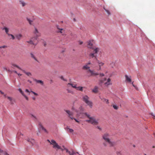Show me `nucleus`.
Returning a JSON list of instances; mask_svg holds the SVG:
<instances>
[{
	"mask_svg": "<svg viewBox=\"0 0 155 155\" xmlns=\"http://www.w3.org/2000/svg\"><path fill=\"white\" fill-rule=\"evenodd\" d=\"M110 135L107 133L104 134L102 136L103 139L105 142L103 143V145L105 147L107 146V143L108 144L110 147H113L115 145V143L114 142L111 140L110 138Z\"/></svg>",
	"mask_w": 155,
	"mask_h": 155,
	"instance_id": "1",
	"label": "nucleus"
},
{
	"mask_svg": "<svg viewBox=\"0 0 155 155\" xmlns=\"http://www.w3.org/2000/svg\"><path fill=\"white\" fill-rule=\"evenodd\" d=\"M90 67L87 64H86L85 65L83 66L82 69L84 70H87V72L88 74H90V76H96L99 75L100 77H102L104 76L103 73H101L99 74L98 73L96 72L94 70H91L90 69Z\"/></svg>",
	"mask_w": 155,
	"mask_h": 155,
	"instance_id": "2",
	"label": "nucleus"
},
{
	"mask_svg": "<svg viewBox=\"0 0 155 155\" xmlns=\"http://www.w3.org/2000/svg\"><path fill=\"white\" fill-rule=\"evenodd\" d=\"M84 115H85L89 119L87 120L86 121L88 123L94 125H97L99 124V120L98 119H96L94 117L90 116V115L87 114V113H84Z\"/></svg>",
	"mask_w": 155,
	"mask_h": 155,
	"instance_id": "3",
	"label": "nucleus"
},
{
	"mask_svg": "<svg viewBox=\"0 0 155 155\" xmlns=\"http://www.w3.org/2000/svg\"><path fill=\"white\" fill-rule=\"evenodd\" d=\"M92 49L93 50V52L89 54V56L90 58L97 60V54L100 52V49L98 48L94 47Z\"/></svg>",
	"mask_w": 155,
	"mask_h": 155,
	"instance_id": "4",
	"label": "nucleus"
},
{
	"mask_svg": "<svg viewBox=\"0 0 155 155\" xmlns=\"http://www.w3.org/2000/svg\"><path fill=\"white\" fill-rule=\"evenodd\" d=\"M82 100L90 108L92 107L93 103L90 100V98L87 95H83L82 97Z\"/></svg>",
	"mask_w": 155,
	"mask_h": 155,
	"instance_id": "5",
	"label": "nucleus"
},
{
	"mask_svg": "<svg viewBox=\"0 0 155 155\" xmlns=\"http://www.w3.org/2000/svg\"><path fill=\"white\" fill-rule=\"evenodd\" d=\"M47 141L50 143V145H53V148L57 149H61L62 150H63V149H61V147L59 146L54 140H51L50 141L48 140Z\"/></svg>",
	"mask_w": 155,
	"mask_h": 155,
	"instance_id": "6",
	"label": "nucleus"
},
{
	"mask_svg": "<svg viewBox=\"0 0 155 155\" xmlns=\"http://www.w3.org/2000/svg\"><path fill=\"white\" fill-rule=\"evenodd\" d=\"M106 80V78H104L103 79L100 80L99 81V84L100 85H101V84L103 83H104V85L105 86H107L111 84L110 83L111 79L109 78L107 80L106 82H105V81Z\"/></svg>",
	"mask_w": 155,
	"mask_h": 155,
	"instance_id": "7",
	"label": "nucleus"
},
{
	"mask_svg": "<svg viewBox=\"0 0 155 155\" xmlns=\"http://www.w3.org/2000/svg\"><path fill=\"white\" fill-rule=\"evenodd\" d=\"M37 38L36 37H32L28 41H27V42L30 44L35 45L37 43Z\"/></svg>",
	"mask_w": 155,
	"mask_h": 155,
	"instance_id": "8",
	"label": "nucleus"
},
{
	"mask_svg": "<svg viewBox=\"0 0 155 155\" xmlns=\"http://www.w3.org/2000/svg\"><path fill=\"white\" fill-rule=\"evenodd\" d=\"M65 111L68 114V117H69L71 119L73 120L74 119L73 113L69 110H65Z\"/></svg>",
	"mask_w": 155,
	"mask_h": 155,
	"instance_id": "9",
	"label": "nucleus"
},
{
	"mask_svg": "<svg viewBox=\"0 0 155 155\" xmlns=\"http://www.w3.org/2000/svg\"><path fill=\"white\" fill-rule=\"evenodd\" d=\"M33 33L35 35V37H37L40 36L41 35L40 33L38 31L37 28L35 27V30L33 31Z\"/></svg>",
	"mask_w": 155,
	"mask_h": 155,
	"instance_id": "10",
	"label": "nucleus"
},
{
	"mask_svg": "<svg viewBox=\"0 0 155 155\" xmlns=\"http://www.w3.org/2000/svg\"><path fill=\"white\" fill-rule=\"evenodd\" d=\"M57 28L58 30L57 31V32L60 33L63 35L64 34L65 30L64 29L60 28L58 25L57 26Z\"/></svg>",
	"mask_w": 155,
	"mask_h": 155,
	"instance_id": "11",
	"label": "nucleus"
},
{
	"mask_svg": "<svg viewBox=\"0 0 155 155\" xmlns=\"http://www.w3.org/2000/svg\"><path fill=\"white\" fill-rule=\"evenodd\" d=\"M70 86H71L73 88L76 89L77 87V84L75 83H68L67 85V87H69Z\"/></svg>",
	"mask_w": 155,
	"mask_h": 155,
	"instance_id": "12",
	"label": "nucleus"
},
{
	"mask_svg": "<svg viewBox=\"0 0 155 155\" xmlns=\"http://www.w3.org/2000/svg\"><path fill=\"white\" fill-rule=\"evenodd\" d=\"M97 63L98 64L99 67V69L98 70H100L101 69V67L104 65V63H103L102 62L99 60H98L97 59Z\"/></svg>",
	"mask_w": 155,
	"mask_h": 155,
	"instance_id": "13",
	"label": "nucleus"
},
{
	"mask_svg": "<svg viewBox=\"0 0 155 155\" xmlns=\"http://www.w3.org/2000/svg\"><path fill=\"white\" fill-rule=\"evenodd\" d=\"M87 47L88 48L92 49H93V48H94V47L93 46L92 41H90L88 42Z\"/></svg>",
	"mask_w": 155,
	"mask_h": 155,
	"instance_id": "14",
	"label": "nucleus"
},
{
	"mask_svg": "<svg viewBox=\"0 0 155 155\" xmlns=\"http://www.w3.org/2000/svg\"><path fill=\"white\" fill-rule=\"evenodd\" d=\"M26 140L28 142H30L32 145L35 143V140L33 139L27 138Z\"/></svg>",
	"mask_w": 155,
	"mask_h": 155,
	"instance_id": "15",
	"label": "nucleus"
},
{
	"mask_svg": "<svg viewBox=\"0 0 155 155\" xmlns=\"http://www.w3.org/2000/svg\"><path fill=\"white\" fill-rule=\"evenodd\" d=\"M23 134L21 132H18L17 134V137L19 139L20 138H23Z\"/></svg>",
	"mask_w": 155,
	"mask_h": 155,
	"instance_id": "16",
	"label": "nucleus"
},
{
	"mask_svg": "<svg viewBox=\"0 0 155 155\" xmlns=\"http://www.w3.org/2000/svg\"><path fill=\"white\" fill-rule=\"evenodd\" d=\"M7 47V46L6 45H3L2 46H0V54L1 53L2 54H3L5 52V51L4 50H1L2 48H6Z\"/></svg>",
	"mask_w": 155,
	"mask_h": 155,
	"instance_id": "17",
	"label": "nucleus"
},
{
	"mask_svg": "<svg viewBox=\"0 0 155 155\" xmlns=\"http://www.w3.org/2000/svg\"><path fill=\"white\" fill-rule=\"evenodd\" d=\"M2 30H4L5 31L6 34L7 35H8V34H9L8 33L9 29L8 28L5 27L2 28Z\"/></svg>",
	"mask_w": 155,
	"mask_h": 155,
	"instance_id": "18",
	"label": "nucleus"
},
{
	"mask_svg": "<svg viewBox=\"0 0 155 155\" xmlns=\"http://www.w3.org/2000/svg\"><path fill=\"white\" fill-rule=\"evenodd\" d=\"M125 77L126 79V81L129 82H130L131 81V77H129L127 75H125Z\"/></svg>",
	"mask_w": 155,
	"mask_h": 155,
	"instance_id": "19",
	"label": "nucleus"
},
{
	"mask_svg": "<svg viewBox=\"0 0 155 155\" xmlns=\"http://www.w3.org/2000/svg\"><path fill=\"white\" fill-rule=\"evenodd\" d=\"M22 37V35L21 34H17L15 35V38L18 40H20Z\"/></svg>",
	"mask_w": 155,
	"mask_h": 155,
	"instance_id": "20",
	"label": "nucleus"
},
{
	"mask_svg": "<svg viewBox=\"0 0 155 155\" xmlns=\"http://www.w3.org/2000/svg\"><path fill=\"white\" fill-rule=\"evenodd\" d=\"M8 35L9 37V38L10 39L14 40L15 38V37L12 34H8Z\"/></svg>",
	"mask_w": 155,
	"mask_h": 155,
	"instance_id": "21",
	"label": "nucleus"
},
{
	"mask_svg": "<svg viewBox=\"0 0 155 155\" xmlns=\"http://www.w3.org/2000/svg\"><path fill=\"white\" fill-rule=\"evenodd\" d=\"M100 98L103 102H105L107 104H109V102L108 100L104 98H101V97H100Z\"/></svg>",
	"mask_w": 155,
	"mask_h": 155,
	"instance_id": "22",
	"label": "nucleus"
},
{
	"mask_svg": "<svg viewBox=\"0 0 155 155\" xmlns=\"http://www.w3.org/2000/svg\"><path fill=\"white\" fill-rule=\"evenodd\" d=\"M30 117L32 118L33 120H37V117L32 114H30Z\"/></svg>",
	"mask_w": 155,
	"mask_h": 155,
	"instance_id": "23",
	"label": "nucleus"
},
{
	"mask_svg": "<svg viewBox=\"0 0 155 155\" xmlns=\"http://www.w3.org/2000/svg\"><path fill=\"white\" fill-rule=\"evenodd\" d=\"M39 125L40 128H41L42 130H44L46 133H48V131L41 124H39Z\"/></svg>",
	"mask_w": 155,
	"mask_h": 155,
	"instance_id": "24",
	"label": "nucleus"
},
{
	"mask_svg": "<svg viewBox=\"0 0 155 155\" xmlns=\"http://www.w3.org/2000/svg\"><path fill=\"white\" fill-rule=\"evenodd\" d=\"M26 75L28 76H31L32 74L30 72H27L25 70H21Z\"/></svg>",
	"mask_w": 155,
	"mask_h": 155,
	"instance_id": "25",
	"label": "nucleus"
},
{
	"mask_svg": "<svg viewBox=\"0 0 155 155\" xmlns=\"http://www.w3.org/2000/svg\"><path fill=\"white\" fill-rule=\"evenodd\" d=\"M98 88L97 87H95L92 90V91L94 93H97L98 92Z\"/></svg>",
	"mask_w": 155,
	"mask_h": 155,
	"instance_id": "26",
	"label": "nucleus"
},
{
	"mask_svg": "<svg viewBox=\"0 0 155 155\" xmlns=\"http://www.w3.org/2000/svg\"><path fill=\"white\" fill-rule=\"evenodd\" d=\"M83 87H82L79 86L77 87H77L76 89L80 91H83Z\"/></svg>",
	"mask_w": 155,
	"mask_h": 155,
	"instance_id": "27",
	"label": "nucleus"
},
{
	"mask_svg": "<svg viewBox=\"0 0 155 155\" xmlns=\"http://www.w3.org/2000/svg\"><path fill=\"white\" fill-rule=\"evenodd\" d=\"M68 153L70 155H75L76 154V153L74 152L72 150L71 151H69Z\"/></svg>",
	"mask_w": 155,
	"mask_h": 155,
	"instance_id": "28",
	"label": "nucleus"
},
{
	"mask_svg": "<svg viewBox=\"0 0 155 155\" xmlns=\"http://www.w3.org/2000/svg\"><path fill=\"white\" fill-rule=\"evenodd\" d=\"M20 4L22 5L23 7H24L27 4L24 2V1H20Z\"/></svg>",
	"mask_w": 155,
	"mask_h": 155,
	"instance_id": "29",
	"label": "nucleus"
},
{
	"mask_svg": "<svg viewBox=\"0 0 155 155\" xmlns=\"http://www.w3.org/2000/svg\"><path fill=\"white\" fill-rule=\"evenodd\" d=\"M37 83H39L41 84V85H43V81L41 80H37L36 79H35V80Z\"/></svg>",
	"mask_w": 155,
	"mask_h": 155,
	"instance_id": "30",
	"label": "nucleus"
},
{
	"mask_svg": "<svg viewBox=\"0 0 155 155\" xmlns=\"http://www.w3.org/2000/svg\"><path fill=\"white\" fill-rule=\"evenodd\" d=\"M12 66L13 67H15L21 70H22V69L20 67H19L18 66L15 64H12Z\"/></svg>",
	"mask_w": 155,
	"mask_h": 155,
	"instance_id": "31",
	"label": "nucleus"
},
{
	"mask_svg": "<svg viewBox=\"0 0 155 155\" xmlns=\"http://www.w3.org/2000/svg\"><path fill=\"white\" fill-rule=\"evenodd\" d=\"M30 55H31V57L32 58L34 59L36 61H38L37 60L36 58H35V56L34 55V54H32V53H31L30 54Z\"/></svg>",
	"mask_w": 155,
	"mask_h": 155,
	"instance_id": "32",
	"label": "nucleus"
},
{
	"mask_svg": "<svg viewBox=\"0 0 155 155\" xmlns=\"http://www.w3.org/2000/svg\"><path fill=\"white\" fill-rule=\"evenodd\" d=\"M27 20L28 21L30 25H31L32 23V21L30 20L29 18H27Z\"/></svg>",
	"mask_w": 155,
	"mask_h": 155,
	"instance_id": "33",
	"label": "nucleus"
},
{
	"mask_svg": "<svg viewBox=\"0 0 155 155\" xmlns=\"http://www.w3.org/2000/svg\"><path fill=\"white\" fill-rule=\"evenodd\" d=\"M67 130H68V131L70 133H73L74 131V130L73 129L69 128H68Z\"/></svg>",
	"mask_w": 155,
	"mask_h": 155,
	"instance_id": "34",
	"label": "nucleus"
},
{
	"mask_svg": "<svg viewBox=\"0 0 155 155\" xmlns=\"http://www.w3.org/2000/svg\"><path fill=\"white\" fill-rule=\"evenodd\" d=\"M113 107L115 110H117L118 108V107L115 105H113Z\"/></svg>",
	"mask_w": 155,
	"mask_h": 155,
	"instance_id": "35",
	"label": "nucleus"
},
{
	"mask_svg": "<svg viewBox=\"0 0 155 155\" xmlns=\"http://www.w3.org/2000/svg\"><path fill=\"white\" fill-rule=\"evenodd\" d=\"M67 92L68 93H70L72 94H73V92L71 90H70L68 89H67Z\"/></svg>",
	"mask_w": 155,
	"mask_h": 155,
	"instance_id": "36",
	"label": "nucleus"
},
{
	"mask_svg": "<svg viewBox=\"0 0 155 155\" xmlns=\"http://www.w3.org/2000/svg\"><path fill=\"white\" fill-rule=\"evenodd\" d=\"M104 9L105 10V11L107 12L108 15H110V13L108 10L106 9L104 7Z\"/></svg>",
	"mask_w": 155,
	"mask_h": 155,
	"instance_id": "37",
	"label": "nucleus"
},
{
	"mask_svg": "<svg viewBox=\"0 0 155 155\" xmlns=\"http://www.w3.org/2000/svg\"><path fill=\"white\" fill-rule=\"evenodd\" d=\"M31 92L32 93L36 96H37L38 95V94L37 93H35V92L32 91H31Z\"/></svg>",
	"mask_w": 155,
	"mask_h": 155,
	"instance_id": "38",
	"label": "nucleus"
},
{
	"mask_svg": "<svg viewBox=\"0 0 155 155\" xmlns=\"http://www.w3.org/2000/svg\"><path fill=\"white\" fill-rule=\"evenodd\" d=\"M31 92L32 93L36 96H37L38 95V94L37 93H35V92L32 91H31Z\"/></svg>",
	"mask_w": 155,
	"mask_h": 155,
	"instance_id": "39",
	"label": "nucleus"
},
{
	"mask_svg": "<svg viewBox=\"0 0 155 155\" xmlns=\"http://www.w3.org/2000/svg\"><path fill=\"white\" fill-rule=\"evenodd\" d=\"M31 92L32 93L36 96H37L38 95V94L37 93H35V92L32 91H31Z\"/></svg>",
	"mask_w": 155,
	"mask_h": 155,
	"instance_id": "40",
	"label": "nucleus"
},
{
	"mask_svg": "<svg viewBox=\"0 0 155 155\" xmlns=\"http://www.w3.org/2000/svg\"><path fill=\"white\" fill-rule=\"evenodd\" d=\"M18 90L19 91V92H20V93L22 95H23V94H24L23 92L22 91L21 89L20 88H19V89H18Z\"/></svg>",
	"mask_w": 155,
	"mask_h": 155,
	"instance_id": "41",
	"label": "nucleus"
},
{
	"mask_svg": "<svg viewBox=\"0 0 155 155\" xmlns=\"http://www.w3.org/2000/svg\"><path fill=\"white\" fill-rule=\"evenodd\" d=\"M79 109L80 110V113H81V112L83 111V109L82 107L81 106L79 107Z\"/></svg>",
	"mask_w": 155,
	"mask_h": 155,
	"instance_id": "42",
	"label": "nucleus"
},
{
	"mask_svg": "<svg viewBox=\"0 0 155 155\" xmlns=\"http://www.w3.org/2000/svg\"><path fill=\"white\" fill-rule=\"evenodd\" d=\"M60 78L64 81H67V80L65 79L63 76H61L60 77Z\"/></svg>",
	"mask_w": 155,
	"mask_h": 155,
	"instance_id": "43",
	"label": "nucleus"
},
{
	"mask_svg": "<svg viewBox=\"0 0 155 155\" xmlns=\"http://www.w3.org/2000/svg\"><path fill=\"white\" fill-rule=\"evenodd\" d=\"M23 95L24 97L28 101V97L27 96H26L25 94H23Z\"/></svg>",
	"mask_w": 155,
	"mask_h": 155,
	"instance_id": "44",
	"label": "nucleus"
},
{
	"mask_svg": "<svg viewBox=\"0 0 155 155\" xmlns=\"http://www.w3.org/2000/svg\"><path fill=\"white\" fill-rule=\"evenodd\" d=\"M7 98L8 100H9L10 101H11L12 100V98L9 97H7Z\"/></svg>",
	"mask_w": 155,
	"mask_h": 155,
	"instance_id": "45",
	"label": "nucleus"
},
{
	"mask_svg": "<svg viewBox=\"0 0 155 155\" xmlns=\"http://www.w3.org/2000/svg\"><path fill=\"white\" fill-rule=\"evenodd\" d=\"M78 43L80 45H82L83 43V41H78Z\"/></svg>",
	"mask_w": 155,
	"mask_h": 155,
	"instance_id": "46",
	"label": "nucleus"
},
{
	"mask_svg": "<svg viewBox=\"0 0 155 155\" xmlns=\"http://www.w3.org/2000/svg\"><path fill=\"white\" fill-rule=\"evenodd\" d=\"M132 85L135 88H136V89H137V87L136 86H135L134 85V84H133V82L132 83Z\"/></svg>",
	"mask_w": 155,
	"mask_h": 155,
	"instance_id": "47",
	"label": "nucleus"
},
{
	"mask_svg": "<svg viewBox=\"0 0 155 155\" xmlns=\"http://www.w3.org/2000/svg\"><path fill=\"white\" fill-rule=\"evenodd\" d=\"M132 85L135 88H136V89H137V87L136 86H135L134 85V84H133V82L132 83Z\"/></svg>",
	"mask_w": 155,
	"mask_h": 155,
	"instance_id": "48",
	"label": "nucleus"
},
{
	"mask_svg": "<svg viewBox=\"0 0 155 155\" xmlns=\"http://www.w3.org/2000/svg\"><path fill=\"white\" fill-rule=\"evenodd\" d=\"M97 128H98V129H99L100 130H101V128L99 126H97Z\"/></svg>",
	"mask_w": 155,
	"mask_h": 155,
	"instance_id": "49",
	"label": "nucleus"
},
{
	"mask_svg": "<svg viewBox=\"0 0 155 155\" xmlns=\"http://www.w3.org/2000/svg\"><path fill=\"white\" fill-rule=\"evenodd\" d=\"M25 91L26 92L28 93H29H29H30V92L29 91V90L28 89H26Z\"/></svg>",
	"mask_w": 155,
	"mask_h": 155,
	"instance_id": "50",
	"label": "nucleus"
},
{
	"mask_svg": "<svg viewBox=\"0 0 155 155\" xmlns=\"http://www.w3.org/2000/svg\"><path fill=\"white\" fill-rule=\"evenodd\" d=\"M151 115L154 118H155V115H154L153 113H152Z\"/></svg>",
	"mask_w": 155,
	"mask_h": 155,
	"instance_id": "51",
	"label": "nucleus"
},
{
	"mask_svg": "<svg viewBox=\"0 0 155 155\" xmlns=\"http://www.w3.org/2000/svg\"><path fill=\"white\" fill-rule=\"evenodd\" d=\"M73 119H74L76 122H78V123L79 122V121L76 119L74 117Z\"/></svg>",
	"mask_w": 155,
	"mask_h": 155,
	"instance_id": "52",
	"label": "nucleus"
},
{
	"mask_svg": "<svg viewBox=\"0 0 155 155\" xmlns=\"http://www.w3.org/2000/svg\"><path fill=\"white\" fill-rule=\"evenodd\" d=\"M86 64H87V65H88L91 64V62L89 61L88 63Z\"/></svg>",
	"mask_w": 155,
	"mask_h": 155,
	"instance_id": "53",
	"label": "nucleus"
},
{
	"mask_svg": "<svg viewBox=\"0 0 155 155\" xmlns=\"http://www.w3.org/2000/svg\"><path fill=\"white\" fill-rule=\"evenodd\" d=\"M0 92L1 93V94H4V93L2 91H0Z\"/></svg>",
	"mask_w": 155,
	"mask_h": 155,
	"instance_id": "54",
	"label": "nucleus"
},
{
	"mask_svg": "<svg viewBox=\"0 0 155 155\" xmlns=\"http://www.w3.org/2000/svg\"><path fill=\"white\" fill-rule=\"evenodd\" d=\"M65 149L66 150V152L67 153H69V151L68 149Z\"/></svg>",
	"mask_w": 155,
	"mask_h": 155,
	"instance_id": "55",
	"label": "nucleus"
},
{
	"mask_svg": "<svg viewBox=\"0 0 155 155\" xmlns=\"http://www.w3.org/2000/svg\"><path fill=\"white\" fill-rule=\"evenodd\" d=\"M17 74L18 75V76L19 77H20V76H21L22 75V74H19V73H18Z\"/></svg>",
	"mask_w": 155,
	"mask_h": 155,
	"instance_id": "56",
	"label": "nucleus"
},
{
	"mask_svg": "<svg viewBox=\"0 0 155 155\" xmlns=\"http://www.w3.org/2000/svg\"><path fill=\"white\" fill-rule=\"evenodd\" d=\"M32 98V99L34 101H35L36 100V98L34 97H33Z\"/></svg>",
	"mask_w": 155,
	"mask_h": 155,
	"instance_id": "57",
	"label": "nucleus"
},
{
	"mask_svg": "<svg viewBox=\"0 0 155 155\" xmlns=\"http://www.w3.org/2000/svg\"><path fill=\"white\" fill-rule=\"evenodd\" d=\"M3 68V69H4V70H6V71L7 70V69L5 67H4Z\"/></svg>",
	"mask_w": 155,
	"mask_h": 155,
	"instance_id": "58",
	"label": "nucleus"
},
{
	"mask_svg": "<svg viewBox=\"0 0 155 155\" xmlns=\"http://www.w3.org/2000/svg\"><path fill=\"white\" fill-rule=\"evenodd\" d=\"M28 82H29L30 83H31V81H30V80H28Z\"/></svg>",
	"mask_w": 155,
	"mask_h": 155,
	"instance_id": "59",
	"label": "nucleus"
},
{
	"mask_svg": "<svg viewBox=\"0 0 155 155\" xmlns=\"http://www.w3.org/2000/svg\"><path fill=\"white\" fill-rule=\"evenodd\" d=\"M14 73H16V74H18V73L16 71H14Z\"/></svg>",
	"mask_w": 155,
	"mask_h": 155,
	"instance_id": "60",
	"label": "nucleus"
},
{
	"mask_svg": "<svg viewBox=\"0 0 155 155\" xmlns=\"http://www.w3.org/2000/svg\"><path fill=\"white\" fill-rule=\"evenodd\" d=\"M3 151L0 149V153H2Z\"/></svg>",
	"mask_w": 155,
	"mask_h": 155,
	"instance_id": "61",
	"label": "nucleus"
},
{
	"mask_svg": "<svg viewBox=\"0 0 155 155\" xmlns=\"http://www.w3.org/2000/svg\"><path fill=\"white\" fill-rule=\"evenodd\" d=\"M4 96L5 97H6V94H4Z\"/></svg>",
	"mask_w": 155,
	"mask_h": 155,
	"instance_id": "62",
	"label": "nucleus"
},
{
	"mask_svg": "<svg viewBox=\"0 0 155 155\" xmlns=\"http://www.w3.org/2000/svg\"><path fill=\"white\" fill-rule=\"evenodd\" d=\"M154 137H155V133H154Z\"/></svg>",
	"mask_w": 155,
	"mask_h": 155,
	"instance_id": "63",
	"label": "nucleus"
},
{
	"mask_svg": "<svg viewBox=\"0 0 155 155\" xmlns=\"http://www.w3.org/2000/svg\"><path fill=\"white\" fill-rule=\"evenodd\" d=\"M74 21H75V18H74Z\"/></svg>",
	"mask_w": 155,
	"mask_h": 155,
	"instance_id": "64",
	"label": "nucleus"
}]
</instances>
